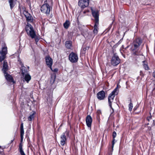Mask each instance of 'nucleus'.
Returning a JSON list of instances; mask_svg holds the SVG:
<instances>
[{
    "mask_svg": "<svg viewBox=\"0 0 155 155\" xmlns=\"http://www.w3.org/2000/svg\"><path fill=\"white\" fill-rule=\"evenodd\" d=\"M142 39L140 38H138L135 39L133 43L130 45V50L133 51L137 50L142 44ZM134 53H137L136 51H135Z\"/></svg>",
    "mask_w": 155,
    "mask_h": 155,
    "instance_id": "nucleus-1",
    "label": "nucleus"
},
{
    "mask_svg": "<svg viewBox=\"0 0 155 155\" xmlns=\"http://www.w3.org/2000/svg\"><path fill=\"white\" fill-rule=\"evenodd\" d=\"M26 31L28 35L32 38H34L36 36L32 26L30 24L28 23L25 27Z\"/></svg>",
    "mask_w": 155,
    "mask_h": 155,
    "instance_id": "nucleus-2",
    "label": "nucleus"
},
{
    "mask_svg": "<svg viewBox=\"0 0 155 155\" xmlns=\"http://www.w3.org/2000/svg\"><path fill=\"white\" fill-rule=\"evenodd\" d=\"M120 62V60L117 54L114 53L110 60L111 64L114 66H116L118 65Z\"/></svg>",
    "mask_w": 155,
    "mask_h": 155,
    "instance_id": "nucleus-3",
    "label": "nucleus"
},
{
    "mask_svg": "<svg viewBox=\"0 0 155 155\" xmlns=\"http://www.w3.org/2000/svg\"><path fill=\"white\" fill-rule=\"evenodd\" d=\"M41 12L47 14H49L50 11V7L47 3V0L45 1L44 4L41 6Z\"/></svg>",
    "mask_w": 155,
    "mask_h": 155,
    "instance_id": "nucleus-4",
    "label": "nucleus"
},
{
    "mask_svg": "<svg viewBox=\"0 0 155 155\" xmlns=\"http://www.w3.org/2000/svg\"><path fill=\"white\" fill-rule=\"evenodd\" d=\"M69 135V132L66 131L64 132L61 136V144L63 146L64 145L65 142L66 141V136L68 137Z\"/></svg>",
    "mask_w": 155,
    "mask_h": 155,
    "instance_id": "nucleus-5",
    "label": "nucleus"
},
{
    "mask_svg": "<svg viewBox=\"0 0 155 155\" xmlns=\"http://www.w3.org/2000/svg\"><path fill=\"white\" fill-rule=\"evenodd\" d=\"M90 0H79L78 3V5L82 9L87 7L89 4Z\"/></svg>",
    "mask_w": 155,
    "mask_h": 155,
    "instance_id": "nucleus-6",
    "label": "nucleus"
},
{
    "mask_svg": "<svg viewBox=\"0 0 155 155\" xmlns=\"http://www.w3.org/2000/svg\"><path fill=\"white\" fill-rule=\"evenodd\" d=\"M70 61L72 63L76 62L78 60V57L76 54L73 52L71 53L69 56Z\"/></svg>",
    "mask_w": 155,
    "mask_h": 155,
    "instance_id": "nucleus-7",
    "label": "nucleus"
},
{
    "mask_svg": "<svg viewBox=\"0 0 155 155\" xmlns=\"http://www.w3.org/2000/svg\"><path fill=\"white\" fill-rule=\"evenodd\" d=\"M7 53V47L4 46L2 48V51H0V62H2L4 60Z\"/></svg>",
    "mask_w": 155,
    "mask_h": 155,
    "instance_id": "nucleus-8",
    "label": "nucleus"
},
{
    "mask_svg": "<svg viewBox=\"0 0 155 155\" xmlns=\"http://www.w3.org/2000/svg\"><path fill=\"white\" fill-rule=\"evenodd\" d=\"M23 14L25 17L26 21L28 22L32 23L33 22L34 18L32 15L28 11H24Z\"/></svg>",
    "mask_w": 155,
    "mask_h": 155,
    "instance_id": "nucleus-9",
    "label": "nucleus"
},
{
    "mask_svg": "<svg viewBox=\"0 0 155 155\" xmlns=\"http://www.w3.org/2000/svg\"><path fill=\"white\" fill-rule=\"evenodd\" d=\"M92 14L95 19V22L99 23V11L98 10H94L92 7L91 8Z\"/></svg>",
    "mask_w": 155,
    "mask_h": 155,
    "instance_id": "nucleus-10",
    "label": "nucleus"
},
{
    "mask_svg": "<svg viewBox=\"0 0 155 155\" xmlns=\"http://www.w3.org/2000/svg\"><path fill=\"white\" fill-rule=\"evenodd\" d=\"M92 121V118L90 115H87L86 117V122L87 127L91 129V124Z\"/></svg>",
    "mask_w": 155,
    "mask_h": 155,
    "instance_id": "nucleus-11",
    "label": "nucleus"
},
{
    "mask_svg": "<svg viewBox=\"0 0 155 155\" xmlns=\"http://www.w3.org/2000/svg\"><path fill=\"white\" fill-rule=\"evenodd\" d=\"M45 61L47 65L51 69V66L53 64L52 58L49 56H48L46 57Z\"/></svg>",
    "mask_w": 155,
    "mask_h": 155,
    "instance_id": "nucleus-12",
    "label": "nucleus"
},
{
    "mask_svg": "<svg viewBox=\"0 0 155 155\" xmlns=\"http://www.w3.org/2000/svg\"><path fill=\"white\" fill-rule=\"evenodd\" d=\"M105 93L103 91H101L99 92L97 94V98L99 100H103L105 97Z\"/></svg>",
    "mask_w": 155,
    "mask_h": 155,
    "instance_id": "nucleus-13",
    "label": "nucleus"
},
{
    "mask_svg": "<svg viewBox=\"0 0 155 155\" xmlns=\"http://www.w3.org/2000/svg\"><path fill=\"white\" fill-rule=\"evenodd\" d=\"M115 95L111 93L110 94L108 97V102L110 107L112 108V102H113Z\"/></svg>",
    "mask_w": 155,
    "mask_h": 155,
    "instance_id": "nucleus-14",
    "label": "nucleus"
},
{
    "mask_svg": "<svg viewBox=\"0 0 155 155\" xmlns=\"http://www.w3.org/2000/svg\"><path fill=\"white\" fill-rule=\"evenodd\" d=\"M20 70L21 74L23 76H24L25 74H29V73L28 72V68H27L24 66L21 67L20 68Z\"/></svg>",
    "mask_w": 155,
    "mask_h": 155,
    "instance_id": "nucleus-15",
    "label": "nucleus"
},
{
    "mask_svg": "<svg viewBox=\"0 0 155 155\" xmlns=\"http://www.w3.org/2000/svg\"><path fill=\"white\" fill-rule=\"evenodd\" d=\"M8 65L7 62L5 61H4L2 69V71L4 74H6V73H7V71L8 70Z\"/></svg>",
    "mask_w": 155,
    "mask_h": 155,
    "instance_id": "nucleus-16",
    "label": "nucleus"
},
{
    "mask_svg": "<svg viewBox=\"0 0 155 155\" xmlns=\"http://www.w3.org/2000/svg\"><path fill=\"white\" fill-rule=\"evenodd\" d=\"M4 74L5 78L7 81L10 82L14 83L13 78L11 75L8 74L7 73Z\"/></svg>",
    "mask_w": 155,
    "mask_h": 155,
    "instance_id": "nucleus-17",
    "label": "nucleus"
},
{
    "mask_svg": "<svg viewBox=\"0 0 155 155\" xmlns=\"http://www.w3.org/2000/svg\"><path fill=\"white\" fill-rule=\"evenodd\" d=\"M24 134V130L23 129V124L21 123V124L20 127V136L21 141L22 142L23 138V135Z\"/></svg>",
    "mask_w": 155,
    "mask_h": 155,
    "instance_id": "nucleus-18",
    "label": "nucleus"
},
{
    "mask_svg": "<svg viewBox=\"0 0 155 155\" xmlns=\"http://www.w3.org/2000/svg\"><path fill=\"white\" fill-rule=\"evenodd\" d=\"M24 77V79L27 83H28L29 81L31 79V77L29 73L26 74H25L24 76H23Z\"/></svg>",
    "mask_w": 155,
    "mask_h": 155,
    "instance_id": "nucleus-19",
    "label": "nucleus"
},
{
    "mask_svg": "<svg viewBox=\"0 0 155 155\" xmlns=\"http://www.w3.org/2000/svg\"><path fill=\"white\" fill-rule=\"evenodd\" d=\"M72 41H67L65 42V46L68 49H71L72 48Z\"/></svg>",
    "mask_w": 155,
    "mask_h": 155,
    "instance_id": "nucleus-20",
    "label": "nucleus"
},
{
    "mask_svg": "<svg viewBox=\"0 0 155 155\" xmlns=\"http://www.w3.org/2000/svg\"><path fill=\"white\" fill-rule=\"evenodd\" d=\"M22 146L23 145L22 143H20L19 146V151L21 155H26L24 151L22 149Z\"/></svg>",
    "mask_w": 155,
    "mask_h": 155,
    "instance_id": "nucleus-21",
    "label": "nucleus"
},
{
    "mask_svg": "<svg viewBox=\"0 0 155 155\" xmlns=\"http://www.w3.org/2000/svg\"><path fill=\"white\" fill-rule=\"evenodd\" d=\"M70 24L71 23L69 20H66L65 22L63 24V26L64 28L66 29H67L70 26Z\"/></svg>",
    "mask_w": 155,
    "mask_h": 155,
    "instance_id": "nucleus-22",
    "label": "nucleus"
},
{
    "mask_svg": "<svg viewBox=\"0 0 155 155\" xmlns=\"http://www.w3.org/2000/svg\"><path fill=\"white\" fill-rule=\"evenodd\" d=\"M99 23H95L94 28L93 31L95 35H97L98 33V25Z\"/></svg>",
    "mask_w": 155,
    "mask_h": 155,
    "instance_id": "nucleus-23",
    "label": "nucleus"
},
{
    "mask_svg": "<svg viewBox=\"0 0 155 155\" xmlns=\"http://www.w3.org/2000/svg\"><path fill=\"white\" fill-rule=\"evenodd\" d=\"M17 0H9V3L11 9L14 6Z\"/></svg>",
    "mask_w": 155,
    "mask_h": 155,
    "instance_id": "nucleus-24",
    "label": "nucleus"
},
{
    "mask_svg": "<svg viewBox=\"0 0 155 155\" xmlns=\"http://www.w3.org/2000/svg\"><path fill=\"white\" fill-rule=\"evenodd\" d=\"M118 88L119 86L117 85L116 87L111 93L114 95L117 94L118 92Z\"/></svg>",
    "mask_w": 155,
    "mask_h": 155,
    "instance_id": "nucleus-25",
    "label": "nucleus"
},
{
    "mask_svg": "<svg viewBox=\"0 0 155 155\" xmlns=\"http://www.w3.org/2000/svg\"><path fill=\"white\" fill-rule=\"evenodd\" d=\"M35 114V112H33L31 114L30 116L28 117V119L29 121H31L33 119H34V115Z\"/></svg>",
    "mask_w": 155,
    "mask_h": 155,
    "instance_id": "nucleus-26",
    "label": "nucleus"
},
{
    "mask_svg": "<svg viewBox=\"0 0 155 155\" xmlns=\"http://www.w3.org/2000/svg\"><path fill=\"white\" fill-rule=\"evenodd\" d=\"M143 68L145 70H148L149 68L147 65L146 61H143Z\"/></svg>",
    "mask_w": 155,
    "mask_h": 155,
    "instance_id": "nucleus-27",
    "label": "nucleus"
},
{
    "mask_svg": "<svg viewBox=\"0 0 155 155\" xmlns=\"http://www.w3.org/2000/svg\"><path fill=\"white\" fill-rule=\"evenodd\" d=\"M115 141V139H113V140L112 142V146H111L112 148H111V150L110 151V153H109L110 155H112V153L113 150V148H114V144L115 143V142H114Z\"/></svg>",
    "mask_w": 155,
    "mask_h": 155,
    "instance_id": "nucleus-28",
    "label": "nucleus"
},
{
    "mask_svg": "<svg viewBox=\"0 0 155 155\" xmlns=\"http://www.w3.org/2000/svg\"><path fill=\"white\" fill-rule=\"evenodd\" d=\"M89 47H86L83 48L82 50V52L83 54H85L86 53V51L87 50H88Z\"/></svg>",
    "mask_w": 155,
    "mask_h": 155,
    "instance_id": "nucleus-29",
    "label": "nucleus"
},
{
    "mask_svg": "<svg viewBox=\"0 0 155 155\" xmlns=\"http://www.w3.org/2000/svg\"><path fill=\"white\" fill-rule=\"evenodd\" d=\"M133 107V104L130 103L129 104V110L130 111H131Z\"/></svg>",
    "mask_w": 155,
    "mask_h": 155,
    "instance_id": "nucleus-30",
    "label": "nucleus"
},
{
    "mask_svg": "<svg viewBox=\"0 0 155 155\" xmlns=\"http://www.w3.org/2000/svg\"><path fill=\"white\" fill-rule=\"evenodd\" d=\"M55 81V78L52 77L50 79V83L52 84L54 83Z\"/></svg>",
    "mask_w": 155,
    "mask_h": 155,
    "instance_id": "nucleus-31",
    "label": "nucleus"
},
{
    "mask_svg": "<svg viewBox=\"0 0 155 155\" xmlns=\"http://www.w3.org/2000/svg\"><path fill=\"white\" fill-rule=\"evenodd\" d=\"M18 61L19 62L21 66V67L24 66L23 64L22 63L19 58H18Z\"/></svg>",
    "mask_w": 155,
    "mask_h": 155,
    "instance_id": "nucleus-32",
    "label": "nucleus"
},
{
    "mask_svg": "<svg viewBox=\"0 0 155 155\" xmlns=\"http://www.w3.org/2000/svg\"><path fill=\"white\" fill-rule=\"evenodd\" d=\"M117 135V133L115 131H114L113 133L112 137L113 139H115Z\"/></svg>",
    "mask_w": 155,
    "mask_h": 155,
    "instance_id": "nucleus-33",
    "label": "nucleus"
},
{
    "mask_svg": "<svg viewBox=\"0 0 155 155\" xmlns=\"http://www.w3.org/2000/svg\"><path fill=\"white\" fill-rule=\"evenodd\" d=\"M34 38H35V40L36 42L37 43L39 40V38H38V37L36 36H35V37Z\"/></svg>",
    "mask_w": 155,
    "mask_h": 155,
    "instance_id": "nucleus-34",
    "label": "nucleus"
},
{
    "mask_svg": "<svg viewBox=\"0 0 155 155\" xmlns=\"http://www.w3.org/2000/svg\"><path fill=\"white\" fill-rule=\"evenodd\" d=\"M52 71H54V72H56L58 71V69L57 68H55L54 70H53L51 68V69Z\"/></svg>",
    "mask_w": 155,
    "mask_h": 155,
    "instance_id": "nucleus-35",
    "label": "nucleus"
},
{
    "mask_svg": "<svg viewBox=\"0 0 155 155\" xmlns=\"http://www.w3.org/2000/svg\"><path fill=\"white\" fill-rule=\"evenodd\" d=\"M110 108L112 109L111 110H110V112H111V114H112L113 113H114V109L112 108H112H111L110 107Z\"/></svg>",
    "mask_w": 155,
    "mask_h": 155,
    "instance_id": "nucleus-36",
    "label": "nucleus"
},
{
    "mask_svg": "<svg viewBox=\"0 0 155 155\" xmlns=\"http://www.w3.org/2000/svg\"><path fill=\"white\" fill-rule=\"evenodd\" d=\"M152 75L153 77L155 78V70L153 72V73Z\"/></svg>",
    "mask_w": 155,
    "mask_h": 155,
    "instance_id": "nucleus-37",
    "label": "nucleus"
},
{
    "mask_svg": "<svg viewBox=\"0 0 155 155\" xmlns=\"http://www.w3.org/2000/svg\"><path fill=\"white\" fill-rule=\"evenodd\" d=\"M3 151V149H1V146H0V153H2V152Z\"/></svg>",
    "mask_w": 155,
    "mask_h": 155,
    "instance_id": "nucleus-38",
    "label": "nucleus"
},
{
    "mask_svg": "<svg viewBox=\"0 0 155 155\" xmlns=\"http://www.w3.org/2000/svg\"><path fill=\"white\" fill-rule=\"evenodd\" d=\"M89 12V10H86V11H85L84 12H83V13H85L87 12Z\"/></svg>",
    "mask_w": 155,
    "mask_h": 155,
    "instance_id": "nucleus-39",
    "label": "nucleus"
},
{
    "mask_svg": "<svg viewBox=\"0 0 155 155\" xmlns=\"http://www.w3.org/2000/svg\"><path fill=\"white\" fill-rule=\"evenodd\" d=\"M140 75H142L143 74L142 71H140Z\"/></svg>",
    "mask_w": 155,
    "mask_h": 155,
    "instance_id": "nucleus-40",
    "label": "nucleus"
},
{
    "mask_svg": "<svg viewBox=\"0 0 155 155\" xmlns=\"http://www.w3.org/2000/svg\"><path fill=\"white\" fill-rule=\"evenodd\" d=\"M153 124L154 125H155V120H153Z\"/></svg>",
    "mask_w": 155,
    "mask_h": 155,
    "instance_id": "nucleus-41",
    "label": "nucleus"
},
{
    "mask_svg": "<svg viewBox=\"0 0 155 155\" xmlns=\"http://www.w3.org/2000/svg\"><path fill=\"white\" fill-rule=\"evenodd\" d=\"M101 111L100 110H98L97 111V113H100Z\"/></svg>",
    "mask_w": 155,
    "mask_h": 155,
    "instance_id": "nucleus-42",
    "label": "nucleus"
},
{
    "mask_svg": "<svg viewBox=\"0 0 155 155\" xmlns=\"http://www.w3.org/2000/svg\"><path fill=\"white\" fill-rule=\"evenodd\" d=\"M13 140H12L11 141L12 142H13Z\"/></svg>",
    "mask_w": 155,
    "mask_h": 155,
    "instance_id": "nucleus-43",
    "label": "nucleus"
}]
</instances>
